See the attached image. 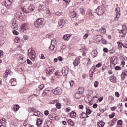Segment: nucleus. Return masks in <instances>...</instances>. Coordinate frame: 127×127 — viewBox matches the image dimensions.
<instances>
[{
  "label": "nucleus",
  "mask_w": 127,
  "mask_h": 127,
  "mask_svg": "<svg viewBox=\"0 0 127 127\" xmlns=\"http://www.w3.org/2000/svg\"><path fill=\"white\" fill-rule=\"evenodd\" d=\"M105 11L103 9V7L101 6H98L95 10V13H97V15H102L104 14Z\"/></svg>",
  "instance_id": "2"
},
{
  "label": "nucleus",
  "mask_w": 127,
  "mask_h": 127,
  "mask_svg": "<svg viewBox=\"0 0 127 127\" xmlns=\"http://www.w3.org/2000/svg\"><path fill=\"white\" fill-rule=\"evenodd\" d=\"M115 117V113H113L112 114L109 115V118L110 119H113Z\"/></svg>",
  "instance_id": "55"
},
{
  "label": "nucleus",
  "mask_w": 127,
  "mask_h": 127,
  "mask_svg": "<svg viewBox=\"0 0 127 127\" xmlns=\"http://www.w3.org/2000/svg\"><path fill=\"white\" fill-rule=\"evenodd\" d=\"M82 96H83V94H82L81 93H80L79 92H76L75 94V97L76 98V99H77V100H79V99H81V98H82Z\"/></svg>",
  "instance_id": "14"
},
{
  "label": "nucleus",
  "mask_w": 127,
  "mask_h": 127,
  "mask_svg": "<svg viewBox=\"0 0 127 127\" xmlns=\"http://www.w3.org/2000/svg\"><path fill=\"white\" fill-rule=\"evenodd\" d=\"M97 71V67L96 66H93L90 69L89 71V75L90 78H93V76H94V74L95 72Z\"/></svg>",
  "instance_id": "5"
},
{
  "label": "nucleus",
  "mask_w": 127,
  "mask_h": 127,
  "mask_svg": "<svg viewBox=\"0 0 127 127\" xmlns=\"http://www.w3.org/2000/svg\"><path fill=\"white\" fill-rule=\"evenodd\" d=\"M125 78H126V75L122 73L121 78V81H124L125 80Z\"/></svg>",
  "instance_id": "47"
},
{
  "label": "nucleus",
  "mask_w": 127,
  "mask_h": 127,
  "mask_svg": "<svg viewBox=\"0 0 127 127\" xmlns=\"http://www.w3.org/2000/svg\"><path fill=\"white\" fill-rule=\"evenodd\" d=\"M4 44V41L0 40V47Z\"/></svg>",
  "instance_id": "57"
},
{
  "label": "nucleus",
  "mask_w": 127,
  "mask_h": 127,
  "mask_svg": "<svg viewBox=\"0 0 127 127\" xmlns=\"http://www.w3.org/2000/svg\"><path fill=\"white\" fill-rule=\"evenodd\" d=\"M122 74L125 76H127V71H124L122 72Z\"/></svg>",
  "instance_id": "63"
},
{
  "label": "nucleus",
  "mask_w": 127,
  "mask_h": 127,
  "mask_svg": "<svg viewBox=\"0 0 127 127\" xmlns=\"http://www.w3.org/2000/svg\"><path fill=\"white\" fill-rule=\"evenodd\" d=\"M114 69L116 71H120L121 70V67L119 66H117L114 67Z\"/></svg>",
  "instance_id": "48"
},
{
  "label": "nucleus",
  "mask_w": 127,
  "mask_h": 127,
  "mask_svg": "<svg viewBox=\"0 0 127 127\" xmlns=\"http://www.w3.org/2000/svg\"><path fill=\"white\" fill-rule=\"evenodd\" d=\"M48 118L50 120H52L53 119H54L55 118V114H50L48 115Z\"/></svg>",
  "instance_id": "25"
},
{
  "label": "nucleus",
  "mask_w": 127,
  "mask_h": 127,
  "mask_svg": "<svg viewBox=\"0 0 127 127\" xmlns=\"http://www.w3.org/2000/svg\"><path fill=\"white\" fill-rule=\"evenodd\" d=\"M106 68H107V66L105 64L102 65V72H105V70H106Z\"/></svg>",
  "instance_id": "44"
},
{
  "label": "nucleus",
  "mask_w": 127,
  "mask_h": 127,
  "mask_svg": "<svg viewBox=\"0 0 127 127\" xmlns=\"http://www.w3.org/2000/svg\"><path fill=\"white\" fill-rule=\"evenodd\" d=\"M55 14L56 15L60 16V15H62V14H63V13H62V12H55Z\"/></svg>",
  "instance_id": "39"
},
{
  "label": "nucleus",
  "mask_w": 127,
  "mask_h": 127,
  "mask_svg": "<svg viewBox=\"0 0 127 127\" xmlns=\"http://www.w3.org/2000/svg\"><path fill=\"white\" fill-rule=\"evenodd\" d=\"M99 32L102 33V34H104V33H106V28L100 29Z\"/></svg>",
  "instance_id": "35"
},
{
  "label": "nucleus",
  "mask_w": 127,
  "mask_h": 127,
  "mask_svg": "<svg viewBox=\"0 0 127 127\" xmlns=\"http://www.w3.org/2000/svg\"><path fill=\"white\" fill-rule=\"evenodd\" d=\"M120 16H121V13L116 14V16L115 18V20H118V19L120 18Z\"/></svg>",
  "instance_id": "38"
},
{
  "label": "nucleus",
  "mask_w": 127,
  "mask_h": 127,
  "mask_svg": "<svg viewBox=\"0 0 127 127\" xmlns=\"http://www.w3.org/2000/svg\"><path fill=\"white\" fill-rule=\"evenodd\" d=\"M27 91V89H26V88L24 87L19 90V93L20 94H25Z\"/></svg>",
  "instance_id": "19"
},
{
  "label": "nucleus",
  "mask_w": 127,
  "mask_h": 127,
  "mask_svg": "<svg viewBox=\"0 0 127 127\" xmlns=\"http://www.w3.org/2000/svg\"><path fill=\"white\" fill-rule=\"evenodd\" d=\"M69 84H70L71 87H73L75 84V82H74V81L71 80L69 82Z\"/></svg>",
  "instance_id": "50"
},
{
  "label": "nucleus",
  "mask_w": 127,
  "mask_h": 127,
  "mask_svg": "<svg viewBox=\"0 0 127 127\" xmlns=\"http://www.w3.org/2000/svg\"><path fill=\"white\" fill-rule=\"evenodd\" d=\"M117 44L118 49H122V47H123V43L121 42H118Z\"/></svg>",
  "instance_id": "30"
},
{
  "label": "nucleus",
  "mask_w": 127,
  "mask_h": 127,
  "mask_svg": "<svg viewBox=\"0 0 127 127\" xmlns=\"http://www.w3.org/2000/svg\"><path fill=\"white\" fill-rule=\"evenodd\" d=\"M32 52H34V50L32 49L31 48H29L28 50V56H30V55L32 53Z\"/></svg>",
  "instance_id": "27"
},
{
  "label": "nucleus",
  "mask_w": 127,
  "mask_h": 127,
  "mask_svg": "<svg viewBox=\"0 0 127 127\" xmlns=\"http://www.w3.org/2000/svg\"><path fill=\"white\" fill-rule=\"evenodd\" d=\"M56 107L57 108V109H61V104H60V103H57L56 104Z\"/></svg>",
  "instance_id": "41"
},
{
  "label": "nucleus",
  "mask_w": 127,
  "mask_h": 127,
  "mask_svg": "<svg viewBox=\"0 0 127 127\" xmlns=\"http://www.w3.org/2000/svg\"><path fill=\"white\" fill-rule=\"evenodd\" d=\"M70 15L71 18H75V17L77 15V13H76V12L75 11H73L71 13H70Z\"/></svg>",
  "instance_id": "22"
},
{
  "label": "nucleus",
  "mask_w": 127,
  "mask_h": 127,
  "mask_svg": "<svg viewBox=\"0 0 127 127\" xmlns=\"http://www.w3.org/2000/svg\"><path fill=\"white\" fill-rule=\"evenodd\" d=\"M52 43H55V40H52L51 41V44L50 46V47H49V50H50V51H53V50H54V48H55V46L54 45H52Z\"/></svg>",
  "instance_id": "12"
},
{
  "label": "nucleus",
  "mask_w": 127,
  "mask_h": 127,
  "mask_svg": "<svg viewBox=\"0 0 127 127\" xmlns=\"http://www.w3.org/2000/svg\"><path fill=\"white\" fill-rule=\"evenodd\" d=\"M101 42L102 44H104V45L107 44V43H108V42L106 40L103 39L102 40H101Z\"/></svg>",
  "instance_id": "43"
},
{
  "label": "nucleus",
  "mask_w": 127,
  "mask_h": 127,
  "mask_svg": "<svg viewBox=\"0 0 127 127\" xmlns=\"http://www.w3.org/2000/svg\"><path fill=\"white\" fill-rule=\"evenodd\" d=\"M53 92L55 95H61L62 93V89L60 87H57L53 90Z\"/></svg>",
  "instance_id": "4"
},
{
  "label": "nucleus",
  "mask_w": 127,
  "mask_h": 127,
  "mask_svg": "<svg viewBox=\"0 0 127 127\" xmlns=\"http://www.w3.org/2000/svg\"><path fill=\"white\" fill-rule=\"evenodd\" d=\"M42 115L41 112L38 111V117H42Z\"/></svg>",
  "instance_id": "62"
},
{
  "label": "nucleus",
  "mask_w": 127,
  "mask_h": 127,
  "mask_svg": "<svg viewBox=\"0 0 127 127\" xmlns=\"http://www.w3.org/2000/svg\"><path fill=\"white\" fill-rule=\"evenodd\" d=\"M65 24H66V22L65 21V20L60 19L58 22L59 28H62L63 27H65Z\"/></svg>",
  "instance_id": "3"
},
{
  "label": "nucleus",
  "mask_w": 127,
  "mask_h": 127,
  "mask_svg": "<svg viewBox=\"0 0 127 127\" xmlns=\"http://www.w3.org/2000/svg\"><path fill=\"white\" fill-rule=\"evenodd\" d=\"M120 11H121L120 7H117L115 9V12L116 14L120 13Z\"/></svg>",
  "instance_id": "40"
},
{
  "label": "nucleus",
  "mask_w": 127,
  "mask_h": 127,
  "mask_svg": "<svg viewBox=\"0 0 127 127\" xmlns=\"http://www.w3.org/2000/svg\"><path fill=\"white\" fill-rule=\"evenodd\" d=\"M11 28H12V29H15V28H17V24H16V23H15V22H13Z\"/></svg>",
  "instance_id": "31"
},
{
  "label": "nucleus",
  "mask_w": 127,
  "mask_h": 127,
  "mask_svg": "<svg viewBox=\"0 0 127 127\" xmlns=\"http://www.w3.org/2000/svg\"><path fill=\"white\" fill-rule=\"evenodd\" d=\"M97 126L99 127H103L105 126V122L103 121H100L97 124Z\"/></svg>",
  "instance_id": "18"
},
{
  "label": "nucleus",
  "mask_w": 127,
  "mask_h": 127,
  "mask_svg": "<svg viewBox=\"0 0 127 127\" xmlns=\"http://www.w3.org/2000/svg\"><path fill=\"white\" fill-rule=\"evenodd\" d=\"M27 63L28 65H32V62L29 59H27Z\"/></svg>",
  "instance_id": "54"
},
{
  "label": "nucleus",
  "mask_w": 127,
  "mask_h": 127,
  "mask_svg": "<svg viewBox=\"0 0 127 127\" xmlns=\"http://www.w3.org/2000/svg\"><path fill=\"white\" fill-rule=\"evenodd\" d=\"M117 124L119 125V126H121V125H123V121L119 120L117 121Z\"/></svg>",
  "instance_id": "46"
},
{
  "label": "nucleus",
  "mask_w": 127,
  "mask_h": 127,
  "mask_svg": "<svg viewBox=\"0 0 127 127\" xmlns=\"http://www.w3.org/2000/svg\"><path fill=\"white\" fill-rule=\"evenodd\" d=\"M91 54L93 57H97V55H98V52L97 50H94L92 52Z\"/></svg>",
  "instance_id": "21"
},
{
  "label": "nucleus",
  "mask_w": 127,
  "mask_h": 127,
  "mask_svg": "<svg viewBox=\"0 0 127 127\" xmlns=\"http://www.w3.org/2000/svg\"><path fill=\"white\" fill-rule=\"evenodd\" d=\"M99 85V82L98 81H95L94 83V86L95 88H97L98 86Z\"/></svg>",
  "instance_id": "51"
},
{
  "label": "nucleus",
  "mask_w": 127,
  "mask_h": 127,
  "mask_svg": "<svg viewBox=\"0 0 127 127\" xmlns=\"http://www.w3.org/2000/svg\"><path fill=\"white\" fill-rule=\"evenodd\" d=\"M91 63H92V62L91 61L90 58H89V60L87 62V65L88 66H90V65H91Z\"/></svg>",
  "instance_id": "56"
},
{
  "label": "nucleus",
  "mask_w": 127,
  "mask_h": 127,
  "mask_svg": "<svg viewBox=\"0 0 127 127\" xmlns=\"http://www.w3.org/2000/svg\"><path fill=\"white\" fill-rule=\"evenodd\" d=\"M76 116H77V113H76V112H75L74 111H72L70 113L71 118H73V119H75V118H76Z\"/></svg>",
  "instance_id": "20"
},
{
  "label": "nucleus",
  "mask_w": 127,
  "mask_h": 127,
  "mask_svg": "<svg viewBox=\"0 0 127 127\" xmlns=\"http://www.w3.org/2000/svg\"><path fill=\"white\" fill-rule=\"evenodd\" d=\"M3 57V52L2 50H0V57Z\"/></svg>",
  "instance_id": "61"
},
{
  "label": "nucleus",
  "mask_w": 127,
  "mask_h": 127,
  "mask_svg": "<svg viewBox=\"0 0 127 127\" xmlns=\"http://www.w3.org/2000/svg\"><path fill=\"white\" fill-rule=\"evenodd\" d=\"M34 25L36 28H42L44 25V19L39 18L34 23Z\"/></svg>",
  "instance_id": "1"
},
{
  "label": "nucleus",
  "mask_w": 127,
  "mask_h": 127,
  "mask_svg": "<svg viewBox=\"0 0 127 127\" xmlns=\"http://www.w3.org/2000/svg\"><path fill=\"white\" fill-rule=\"evenodd\" d=\"M109 80L111 83H116L117 80V77L115 76H111L109 77Z\"/></svg>",
  "instance_id": "15"
},
{
  "label": "nucleus",
  "mask_w": 127,
  "mask_h": 127,
  "mask_svg": "<svg viewBox=\"0 0 127 127\" xmlns=\"http://www.w3.org/2000/svg\"><path fill=\"white\" fill-rule=\"evenodd\" d=\"M119 33H122V34H123V35H126V32L125 30H119Z\"/></svg>",
  "instance_id": "37"
},
{
  "label": "nucleus",
  "mask_w": 127,
  "mask_h": 127,
  "mask_svg": "<svg viewBox=\"0 0 127 127\" xmlns=\"http://www.w3.org/2000/svg\"><path fill=\"white\" fill-rule=\"evenodd\" d=\"M84 92H85V90L84 89V87H80L78 88V91H77V92L81 94L82 95H83V94H84Z\"/></svg>",
  "instance_id": "16"
},
{
  "label": "nucleus",
  "mask_w": 127,
  "mask_h": 127,
  "mask_svg": "<svg viewBox=\"0 0 127 127\" xmlns=\"http://www.w3.org/2000/svg\"><path fill=\"white\" fill-rule=\"evenodd\" d=\"M45 9H46L45 6L41 4L39 5L38 8V10H39V11H44Z\"/></svg>",
  "instance_id": "13"
},
{
  "label": "nucleus",
  "mask_w": 127,
  "mask_h": 127,
  "mask_svg": "<svg viewBox=\"0 0 127 127\" xmlns=\"http://www.w3.org/2000/svg\"><path fill=\"white\" fill-rule=\"evenodd\" d=\"M20 42V39H19V38L17 37L15 38V42H16V43H19V42Z\"/></svg>",
  "instance_id": "49"
},
{
  "label": "nucleus",
  "mask_w": 127,
  "mask_h": 127,
  "mask_svg": "<svg viewBox=\"0 0 127 127\" xmlns=\"http://www.w3.org/2000/svg\"><path fill=\"white\" fill-rule=\"evenodd\" d=\"M94 38L96 42H101V40L103 39V37L101 35H97L94 36Z\"/></svg>",
  "instance_id": "8"
},
{
  "label": "nucleus",
  "mask_w": 127,
  "mask_h": 127,
  "mask_svg": "<svg viewBox=\"0 0 127 127\" xmlns=\"http://www.w3.org/2000/svg\"><path fill=\"white\" fill-rule=\"evenodd\" d=\"M30 56H31L32 57V60H34V59H35V51L34 50V52H32L31 54L30 55Z\"/></svg>",
  "instance_id": "28"
},
{
  "label": "nucleus",
  "mask_w": 127,
  "mask_h": 127,
  "mask_svg": "<svg viewBox=\"0 0 127 127\" xmlns=\"http://www.w3.org/2000/svg\"><path fill=\"white\" fill-rule=\"evenodd\" d=\"M80 13H81V14H82V15H84V14L85 13V10H84V9H80Z\"/></svg>",
  "instance_id": "45"
},
{
  "label": "nucleus",
  "mask_w": 127,
  "mask_h": 127,
  "mask_svg": "<svg viewBox=\"0 0 127 127\" xmlns=\"http://www.w3.org/2000/svg\"><path fill=\"white\" fill-rule=\"evenodd\" d=\"M122 46L124 48H127V44H122Z\"/></svg>",
  "instance_id": "64"
},
{
  "label": "nucleus",
  "mask_w": 127,
  "mask_h": 127,
  "mask_svg": "<svg viewBox=\"0 0 127 127\" xmlns=\"http://www.w3.org/2000/svg\"><path fill=\"white\" fill-rule=\"evenodd\" d=\"M21 26L26 29H28V24H23Z\"/></svg>",
  "instance_id": "36"
},
{
  "label": "nucleus",
  "mask_w": 127,
  "mask_h": 127,
  "mask_svg": "<svg viewBox=\"0 0 127 127\" xmlns=\"http://www.w3.org/2000/svg\"><path fill=\"white\" fill-rule=\"evenodd\" d=\"M39 89H40L41 90H43V88H44V85L43 84H41L39 86Z\"/></svg>",
  "instance_id": "60"
},
{
  "label": "nucleus",
  "mask_w": 127,
  "mask_h": 127,
  "mask_svg": "<svg viewBox=\"0 0 127 127\" xmlns=\"http://www.w3.org/2000/svg\"><path fill=\"white\" fill-rule=\"evenodd\" d=\"M4 5H5L6 6H10L11 5V2H6V0H5V2H4Z\"/></svg>",
  "instance_id": "32"
},
{
  "label": "nucleus",
  "mask_w": 127,
  "mask_h": 127,
  "mask_svg": "<svg viewBox=\"0 0 127 127\" xmlns=\"http://www.w3.org/2000/svg\"><path fill=\"white\" fill-rule=\"evenodd\" d=\"M0 123L2 125H3L4 124H5L6 123V119L5 118H2L0 120Z\"/></svg>",
  "instance_id": "33"
},
{
  "label": "nucleus",
  "mask_w": 127,
  "mask_h": 127,
  "mask_svg": "<svg viewBox=\"0 0 127 127\" xmlns=\"http://www.w3.org/2000/svg\"><path fill=\"white\" fill-rule=\"evenodd\" d=\"M54 72V68L53 67H48L46 70V74H48L49 75H51L53 74Z\"/></svg>",
  "instance_id": "7"
},
{
  "label": "nucleus",
  "mask_w": 127,
  "mask_h": 127,
  "mask_svg": "<svg viewBox=\"0 0 127 127\" xmlns=\"http://www.w3.org/2000/svg\"><path fill=\"white\" fill-rule=\"evenodd\" d=\"M44 115H45V116H48V115H49V111H48V110L45 111Z\"/></svg>",
  "instance_id": "59"
},
{
  "label": "nucleus",
  "mask_w": 127,
  "mask_h": 127,
  "mask_svg": "<svg viewBox=\"0 0 127 127\" xmlns=\"http://www.w3.org/2000/svg\"><path fill=\"white\" fill-rule=\"evenodd\" d=\"M80 58H76L73 62L74 66H78L80 64Z\"/></svg>",
  "instance_id": "11"
},
{
  "label": "nucleus",
  "mask_w": 127,
  "mask_h": 127,
  "mask_svg": "<svg viewBox=\"0 0 127 127\" xmlns=\"http://www.w3.org/2000/svg\"><path fill=\"white\" fill-rule=\"evenodd\" d=\"M88 36H89V34L88 33L85 34L83 36V39H85V40L87 39Z\"/></svg>",
  "instance_id": "52"
},
{
  "label": "nucleus",
  "mask_w": 127,
  "mask_h": 127,
  "mask_svg": "<svg viewBox=\"0 0 127 127\" xmlns=\"http://www.w3.org/2000/svg\"><path fill=\"white\" fill-rule=\"evenodd\" d=\"M102 66V64L101 63H98V64H96V67L97 68H100Z\"/></svg>",
  "instance_id": "58"
},
{
  "label": "nucleus",
  "mask_w": 127,
  "mask_h": 127,
  "mask_svg": "<svg viewBox=\"0 0 127 127\" xmlns=\"http://www.w3.org/2000/svg\"><path fill=\"white\" fill-rule=\"evenodd\" d=\"M9 74H10V70H7L5 73L4 74V78H7Z\"/></svg>",
  "instance_id": "23"
},
{
  "label": "nucleus",
  "mask_w": 127,
  "mask_h": 127,
  "mask_svg": "<svg viewBox=\"0 0 127 127\" xmlns=\"http://www.w3.org/2000/svg\"><path fill=\"white\" fill-rule=\"evenodd\" d=\"M27 29H26L25 28H23L22 26H21V32H25Z\"/></svg>",
  "instance_id": "42"
},
{
  "label": "nucleus",
  "mask_w": 127,
  "mask_h": 127,
  "mask_svg": "<svg viewBox=\"0 0 127 127\" xmlns=\"http://www.w3.org/2000/svg\"><path fill=\"white\" fill-rule=\"evenodd\" d=\"M35 7H34V6H33V5H30L29 6L28 9L29 10H30V11L32 12L35 9Z\"/></svg>",
  "instance_id": "29"
},
{
  "label": "nucleus",
  "mask_w": 127,
  "mask_h": 127,
  "mask_svg": "<svg viewBox=\"0 0 127 127\" xmlns=\"http://www.w3.org/2000/svg\"><path fill=\"white\" fill-rule=\"evenodd\" d=\"M86 114L90 115L92 113V110L88 108V107H86Z\"/></svg>",
  "instance_id": "34"
},
{
  "label": "nucleus",
  "mask_w": 127,
  "mask_h": 127,
  "mask_svg": "<svg viewBox=\"0 0 127 127\" xmlns=\"http://www.w3.org/2000/svg\"><path fill=\"white\" fill-rule=\"evenodd\" d=\"M116 58H117V57L115 56H113L111 58L110 65H113V66H115V65H116V64H115V61H116Z\"/></svg>",
  "instance_id": "9"
},
{
  "label": "nucleus",
  "mask_w": 127,
  "mask_h": 127,
  "mask_svg": "<svg viewBox=\"0 0 127 127\" xmlns=\"http://www.w3.org/2000/svg\"><path fill=\"white\" fill-rule=\"evenodd\" d=\"M62 73L63 76H67L69 74V68L67 67H64L62 70Z\"/></svg>",
  "instance_id": "6"
},
{
  "label": "nucleus",
  "mask_w": 127,
  "mask_h": 127,
  "mask_svg": "<svg viewBox=\"0 0 127 127\" xmlns=\"http://www.w3.org/2000/svg\"><path fill=\"white\" fill-rule=\"evenodd\" d=\"M20 106L18 105H15L13 106L12 110L14 112H16L19 110Z\"/></svg>",
  "instance_id": "17"
},
{
  "label": "nucleus",
  "mask_w": 127,
  "mask_h": 127,
  "mask_svg": "<svg viewBox=\"0 0 127 127\" xmlns=\"http://www.w3.org/2000/svg\"><path fill=\"white\" fill-rule=\"evenodd\" d=\"M13 33L15 35H18V34H19V33H18V32L15 30H13Z\"/></svg>",
  "instance_id": "53"
},
{
  "label": "nucleus",
  "mask_w": 127,
  "mask_h": 127,
  "mask_svg": "<svg viewBox=\"0 0 127 127\" xmlns=\"http://www.w3.org/2000/svg\"><path fill=\"white\" fill-rule=\"evenodd\" d=\"M80 115V118L81 119H86V118H89L88 114H86L85 112L81 113Z\"/></svg>",
  "instance_id": "10"
},
{
  "label": "nucleus",
  "mask_w": 127,
  "mask_h": 127,
  "mask_svg": "<svg viewBox=\"0 0 127 127\" xmlns=\"http://www.w3.org/2000/svg\"><path fill=\"white\" fill-rule=\"evenodd\" d=\"M70 37H71V35L69 34H67V35H65L64 36V40H69V39H70Z\"/></svg>",
  "instance_id": "24"
},
{
  "label": "nucleus",
  "mask_w": 127,
  "mask_h": 127,
  "mask_svg": "<svg viewBox=\"0 0 127 127\" xmlns=\"http://www.w3.org/2000/svg\"><path fill=\"white\" fill-rule=\"evenodd\" d=\"M67 123L69 124V125H70V126H74V125H75V122L73 121L72 119H69L67 121Z\"/></svg>",
  "instance_id": "26"
}]
</instances>
